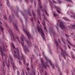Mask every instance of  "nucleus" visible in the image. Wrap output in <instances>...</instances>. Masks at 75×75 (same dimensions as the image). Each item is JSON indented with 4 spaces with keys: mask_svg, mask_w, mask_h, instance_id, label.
<instances>
[{
    "mask_svg": "<svg viewBox=\"0 0 75 75\" xmlns=\"http://www.w3.org/2000/svg\"><path fill=\"white\" fill-rule=\"evenodd\" d=\"M67 6H69V7H70V6H71V5H69V4H68Z\"/></svg>",
    "mask_w": 75,
    "mask_h": 75,
    "instance_id": "4d7b16f0",
    "label": "nucleus"
},
{
    "mask_svg": "<svg viewBox=\"0 0 75 75\" xmlns=\"http://www.w3.org/2000/svg\"><path fill=\"white\" fill-rule=\"evenodd\" d=\"M44 11L45 13V14H46V15L47 16H49V14H48V13H47V11H45V10H44Z\"/></svg>",
    "mask_w": 75,
    "mask_h": 75,
    "instance_id": "5701e85b",
    "label": "nucleus"
},
{
    "mask_svg": "<svg viewBox=\"0 0 75 75\" xmlns=\"http://www.w3.org/2000/svg\"><path fill=\"white\" fill-rule=\"evenodd\" d=\"M63 42L64 44H66V43H65V42L64 41H63Z\"/></svg>",
    "mask_w": 75,
    "mask_h": 75,
    "instance_id": "13d9d810",
    "label": "nucleus"
},
{
    "mask_svg": "<svg viewBox=\"0 0 75 75\" xmlns=\"http://www.w3.org/2000/svg\"><path fill=\"white\" fill-rule=\"evenodd\" d=\"M0 28L1 29V31H2L3 33V30H4V29H3V28H2V26H0Z\"/></svg>",
    "mask_w": 75,
    "mask_h": 75,
    "instance_id": "412c9836",
    "label": "nucleus"
},
{
    "mask_svg": "<svg viewBox=\"0 0 75 75\" xmlns=\"http://www.w3.org/2000/svg\"><path fill=\"white\" fill-rule=\"evenodd\" d=\"M71 28L72 29H75V25H71Z\"/></svg>",
    "mask_w": 75,
    "mask_h": 75,
    "instance_id": "a211bd4d",
    "label": "nucleus"
},
{
    "mask_svg": "<svg viewBox=\"0 0 75 75\" xmlns=\"http://www.w3.org/2000/svg\"><path fill=\"white\" fill-rule=\"evenodd\" d=\"M57 30L58 31V32H59V30H58V28L57 27H56Z\"/></svg>",
    "mask_w": 75,
    "mask_h": 75,
    "instance_id": "bf43d9fd",
    "label": "nucleus"
},
{
    "mask_svg": "<svg viewBox=\"0 0 75 75\" xmlns=\"http://www.w3.org/2000/svg\"><path fill=\"white\" fill-rule=\"evenodd\" d=\"M30 20L31 21H32V22H33V18H30Z\"/></svg>",
    "mask_w": 75,
    "mask_h": 75,
    "instance_id": "f704fd0d",
    "label": "nucleus"
},
{
    "mask_svg": "<svg viewBox=\"0 0 75 75\" xmlns=\"http://www.w3.org/2000/svg\"><path fill=\"white\" fill-rule=\"evenodd\" d=\"M58 41H59V43H61V42H60V40H59V39H58Z\"/></svg>",
    "mask_w": 75,
    "mask_h": 75,
    "instance_id": "3c124183",
    "label": "nucleus"
},
{
    "mask_svg": "<svg viewBox=\"0 0 75 75\" xmlns=\"http://www.w3.org/2000/svg\"><path fill=\"white\" fill-rule=\"evenodd\" d=\"M34 54H32V57H33V58H34Z\"/></svg>",
    "mask_w": 75,
    "mask_h": 75,
    "instance_id": "6e6d98bb",
    "label": "nucleus"
},
{
    "mask_svg": "<svg viewBox=\"0 0 75 75\" xmlns=\"http://www.w3.org/2000/svg\"><path fill=\"white\" fill-rule=\"evenodd\" d=\"M21 22H23V21L21 19Z\"/></svg>",
    "mask_w": 75,
    "mask_h": 75,
    "instance_id": "338daca9",
    "label": "nucleus"
},
{
    "mask_svg": "<svg viewBox=\"0 0 75 75\" xmlns=\"http://www.w3.org/2000/svg\"><path fill=\"white\" fill-rule=\"evenodd\" d=\"M23 38H24V36H23V35H22L21 37V41H22L21 43H22V42H24Z\"/></svg>",
    "mask_w": 75,
    "mask_h": 75,
    "instance_id": "2eb2a0df",
    "label": "nucleus"
},
{
    "mask_svg": "<svg viewBox=\"0 0 75 75\" xmlns=\"http://www.w3.org/2000/svg\"><path fill=\"white\" fill-rule=\"evenodd\" d=\"M11 45L13 48L16 49V48H15V47L14 46V44H13V43H11Z\"/></svg>",
    "mask_w": 75,
    "mask_h": 75,
    "instance_id": "a878e982",
    "label": "nucleus"
},
{
    "mask_svg": "<svg viewBox=\"0 0 75 75\" xmlns=\"http://www.w3.org/2000/svg\"><path fill=\"white\" fill-rule=\"evenodd\" d=\"M57 27H58V26L59 25L58 23H57Z\"/></svg>",
    "mask_w": 75,
    "mask_h": 75,
    "instance_id": "052dcab7",
    "label": "nucleus"
},
{
    "mask_svg": "<svg viewBox=\"0 0 75 75\" xmlns=\"http://www.w3.org/2000/svg\"><path fill=\"white\" fill-rule=\"evenodd\" d=\"M65 35L67 37H69L70 36L69 35H68L67 34H65Z\"/></svg>",
    "mask_w": 75,
    "mask_h": 75,
    "instance_id": "473e14b6",
    "label": "nucleus"
},
{
    "mask_svg": "<svg viewBox=\"0 0 75 75\" xmlns=\"http://www.w3.org/2000/svg\"><path fill=\"white\" fill-rule=\"evenodd\" d=\"M4 18L5 20H6L7 19V16H6V15H4Z\"/></svg>",
    "mask_w": 75,
    "mask_h": 75,
    "instance_id": "c756f323",
    "label": "nucleus"
},
{
    "mask_svg": "<svg viewBox=\"0 0 75 75\" xmlns=\"http://www.w3.org/2000/svg\"><path fill=\"white\" fill-rule=\"evenodd\" d=\"M63 19L65 20H66V21H70V20L69 19H68V18H67L66 17H64L63 18Z\"/></svg>",
    "mask_w": 75,
    "mask_h": 75,
    "instance_id": "dca6fc26",
    "label": "nucleus"
},
{
    "mask_svg": "<svg viewBox=\"0 0 75 75\" xmlns=\"http://www.w3.org/2000/svg\"><path fill=\"white\" fill-rule=\"evenodd\" d=\"M32 13L33 16H35V13L34 12V11H33V10H32Z\"/></svg>",
    "mask_w": 75,
    "mask_h": 75,
    "instance_id": "b1692460",
    "label": "nucleus"
},
{
    "mask_svg": "<svg viewBox=\"0 0 75 75\" xmlns=\"http://www.w3.org/2000/svg\"><path fill=\"white\" fill-rule=\"evenodd\" d=\"M68 48L69 49H70V48H71V47H70V46L69 45H68Z\"/></svg>",
    "mask_w": 75,
    "mask_h": 75,
    "instance_id": "c03bdc74",
    "label": "nucleus"
},
{
    "mask_svg": "<svg viewBox=\"0 0 75 75\" xmlns=\"http://www.w3.org/2000/svg\"><path fill=\"white\" fill-rule=\"evenodd\" d=\"M70 16L71 17H74V18H75V16L71 15Z\"/></svg>",
    "mask_w": 75,
    "mask_h": 75,
    "instance_id": "a18cd8bd",
    "label": "nucleus"
},
{
    "mask_svg": "<svg viewBox=\"0 0 75 75\" xmlns=\"http://www.w3.org/2000/svg\"><path fill=\"white\" fill-rule=\"evenodd\" d=\"M13 69L15 70V69H16V66H15V65H14V64H13Z\"/></svg>",
    "mask_w": 75,
    "mask_h": 75,
    "instance_id": "393cba45",
    "label": "nucleus"
},
{
    "mask_svg": "<svg viewBox=\"0 0 75 75\" xmlns=\"http://www.w3.org/2000/svg\"><path fill=\"white\" fill-rule=\"evenodd\" d=\"M44 29L45 30H46V31L47 32V33H48V31H47V29H46V27H45V26H44Z\"/></svg>",
    "mask_w": 75,
    "mask_h": 75,
    "instance_id": "bb28decb",
    "label": "nucleus"
},
{
    "mask_svg": "<svg viewBox=\"0 0 75 75\" xmlns=\"http://www.w3.org/2000/svg\"><path fill=\"white\" fill-rule=\"evenodd\" d=\"M16 51H13V52L14 54H13V57H14V58H17L19 60H21V59H23V60L24 59V56L23 55H22L21 57L20 56V54H19V52L18 51V48H16Z\"/></svg>",
    "mask_w": 75,
    "mask_h": 75,
    "instance_id": "f03ea898",
    "label": "nucleus"
},
{
    "mask_svg": "<svg viewBox=\"0 0 75 75\" xmlns=\"http://www.w3.org/2000/svg\"><path fill=\"white\" fill-rule=\"evenodd\" d=\"M13 24L14 27L16 28V30L17 31H18V28L17 27V25L14 23H13Z\"/></svg>",
    "mask_w": 75,
    "mask_h": 75,
    "instance_id": "4468645a",
    "label": "nucleus"
},
{
    "mask_svg": "<svg viewBox=\"0 0 75 75\" xmlns=\"http://www.w3.org/2000/svg\"><path fill=\"white\" fill-rule=\"evenodd\" d=\"M68 42L69 43V44L70 45H71V46H72V44L70 42H69V41H68Z\"/></svg>",
    "mask_w": 75,
    "mask_h": 75,
    "instance_id": "7c9ffc66",
    "label": "nucleus"
},
{
    "mask_svg": "<svg viewBox=\"0 0 75 75\" xmlns=\"http://www.w3.org/2000/svg\"><path fill=\"white\" fill-rule=\"evenodd\" d=\"M38 0V4L40 8V9H41L42 8V6L40 5L41 4V1H40V0Z\"/></svg>",
    "mask_w": 75,
    "mask_h": 75,
    "instance_id": "ddd939ff",
    "label": "nucleus"
},
{
    "mask_svg": "<svg viewBox=\"0 0 75 75\" xmlns=\"http://www.w3.org/2000/svg\"><path fill=\"white\" fill-rule=\"evenodd\" d=\"M9 57L11 60V61H13V58H12V57H11V56L10 55Z\"/></svg>",
    "mask_w": 75,
    "mask_h": 75,
    "instance_id": "4be33fe9",
    "label": "nucleus"
},
{
    "mask_svg": "<svg viewBox=\"0 0 75 75\" xmlns=\"http://www.w3.org/2000/svg\"><path fill=\"white\" fill-rule=\"evenodd\" d=\"M44 56L46 61H47V62H49L50 63V65H51V66H52L53 69H54V65H53L52 64V62H51V61H50V60L48 59H47V57L45 56Z\"/></svg>",
    "mask_w": 75,
    "mask_h": 75,
    "instance_id": "6e6552de",
    "label": "nucleus"
},
{
    "mask_svg": "<svg viewBox=\"0 0 75 75\" xmlns=\"http://www.w3.org/2000/svg\"><path fill=\"white\" fill-rule=\"evenodd\" d=\"M7 1V5L8 6V7H10V4H9V1L8 0H6Z\"/></svg>",
    "mask_w": 75,
    "mask_h": 75,
    "instance_id": "aec40b11",
    "label": "nucleus"
},
{
    "mask_svg": "<svg viewBox=\"0 0 75 75\" xmlns=\"http://www.w3.org/2000/svg\"><path fill=\"white\" fill-rule=\"evenodd\" d=\"M52 1L53 3H55V4H57V2H55V1L54 0H53Z\"/></svg>",
    "mask_w": 75,
    "mask_h": 75,
    "instance_id": "ea45409f",
    "label": "nucleus"
},
{
    "mask_svg": "<svg viewBox=\"0 0 75 75\" xmlns=\"http://www.w3.org/2000/svg\"><path fill=\"white\" fill-rule=\"evenodd\" d=\"M66 1H69V2H72V0H65Z\"/></svg>",
    "mask_w": 75,
    "mask_h": 75,
    "instance_id": "2f4dec72",
    "label": "nucleus"
},
{
    "mask_svg": "<svg viewBox=\"0 0 75 75\" xmlns=\"http://www.w3.org/2000/svg\"><path fill=\"white\" fill-rule=\"evenodd\" d=\"M31 67L32 68H33V64H31Z\"/></svg>",
    "mask_w": 75,
    "mask_h": 75,
    "instance_id": "603ef678",
    "label": "nucleus"
},
{
    "mask_svg": "<svg viewBox=\"0 0 75 75\" xmlns=\"http://www.w3.org/2000/svg\"><path fill=\"white\" fill-rule=\"evenodd\" d=\"M55 8H56L57 9L56 10L57 11L58 13H61V12L59 11L61 10L60 8L56 6H54Z\"/></svg>",
    "mask_w": 75,
    "mask_h": 75,
    "instance_id": "f8f14e48",
    "label": "nucleus"
},
{
    "mask_svg": "<svg viewBox=\"0 0 75 75\" xmlns=\"http://www.w3.org/2000/svg\"><path fill=\"white\" fill-rule=\"evenodd\" d=\"M38 24H40V21H38Z\"/></svg>",
    "mask_w": 75,
    "mask_h": 75,
    "instance_id": "680f3d73",
    "label": "nucleus"
},
{
    "mask_svg": "<svg viewBox=\"0 0 75 75\" xmlns=\"http://www.w3.org/2000/svg\"><path fill=\"white\" fill-rule=\"evenodd\" d=\"M17 74L18 75H19L20 74V73H19V71H17Z\"/></svg>",
    "mask_w": 75,
    "mask_h": 75,
    "instance_id": "e433bc0d",
    "label": "nucleus"
},
{
    "mask_svg": "<svg viewBox=\"0 0 75 75\" xmlns=\"http://www.w3.org/2000/svg\"><path fill=\"white\" fill-rule=\"evenodd\" d=\"M23 28L24 32L25 33L26 35H27L28 39L30 40V38L31 37L30 34L29 33H28V32L27 30L26 29H24V27H23Z\"/></svg>",
    "mask_w": 75,
    "mask_h": 75,
    "instance_id": "423d86ee",
    "label": "nucleus"
},
{
    "mask_svg": "<svg viewBox=\"0 0 75 75\" xmlns=\"http://www.w3.org/2000/svg\"><path fill=\"white\" fill-rule=\"evenodd\" d=\"M59 26L61 28L62 30L65 29V26L64 25L63 22H60V23Z\"/></svg>",
    "mask_w": 75,
    "mask_h": 75,
    "instance_id": "9d476101",
    "label": "nucleus"
},
{
    "mask_svg": "<svg viewBox=\"0 0 75 75\" xmlns=\"http://www.w3.org/2000/svg\"><path fill=\"white\" fill-rule=\"evenodd\" d=\"M59 57L60 60V61H61V57H60V56H59Z\"/></svg>",
    "mask_w": 75,
    "mask_h": 75,
    "instance_id": "8fccbe9b",
    "label": "nucleus"
},
{
    "mask_svg": "<svg viewBox=\"0 0 75 75\" xmlns=\"http://www.w3.org/2000/svg\"><path fill=\"white\" fill-rule=\"evenodd\" d=\"M6 48H7V46H6V45H5V46H4V45L3 44L2 47H1V46H0V49L1 52V55L3 57L2 58H3L4 57V58H5L6 59L5 62L3 61V63L2 64V65L4 67H5V65H4V64H5V63H6L7 67L8 68V67H10V65H9V64H7V63L6 62L7 61V60H6V54H3V52L2 51V50H4L5 51H6V49H5V47H6Z\"/></svg>",
    "mask_w": 75,
    "mask_h": 75,
    "instance_id": "f257e3e1",
    "label": "nucleus"
},
{
    "mask_svg": "<svg viewBox=\"0 0 75 75\" xmlns=\"http://www.w3.org/2000/svg\"><path fill=\"white\" fill-rule=\"evenodd\" d=\"M45 23V21L43 20V23Z\"/></svg>",
    "mask_w": 75,
    "mask_h": 75,
    "instance_id": "864d4df0",
    "label": "nucleus"
},
{
    "mask_svg": "<svg viewBox=\"0 0 75 75\" xmlns=\"http://www.w3.org/2000/svg\"><path fill=\"white\" fill-rule=\"evenodd\" d=\"M56 67H57V68H58V65L57 64L56 65Z\"/></svg>",
    "mask_w": 75,
    "mask_h": 75,
    "instance_id": "5fc2aeb1",
    "label": "nucleus"
},
{
    "mask_svg": "<svg viewBox=\"0 0 75 75\" xmlns=\"http://www.w3.org/2000/svg\"><path fill=\"white\" fill-rule=\"evenodd\" d=\"M44 18H45V20H46V21H47V22H49V21H48L47 20V19L46 18L45 16H44Z\"/></svg>",
    "mask_w": 75,
    "mask_h": 75,
    "instance_id": "c85d7f7f",
    "label": "nucleus"
},
{
    "mask_svg": "<svg viewBox=\"0 0 75 75\" xmlns=\"http://www.w3.org/2000/svg\"><path fill=\"white\" fill-rule=\"evenodd\" d=\"M25 21L26 23H27V18H25Z\"/></svg>",
    "mask_w": 75,
    "mask_h": 75,
    "instance_id": "79ce46f5",
    "label": "nucleus"
},
{
    "mask_svg": "<svg viewBox=\"0 0 75 75\" xmlns=\"http://www.w3.org/2000/svg\"><path fill=\"white\" fill-rule=\"evenodd\" d=\"M29 15L30 16H31V13H30V12L29 11L28 12Z\"/></svg>",
    "mask_w": 75,
    "mask_h": 75,
    "instance_id": "72a5a7b5",
    "label": "nucleus"
},
{
    "mask_svg": "<svg viewBox=\"0 0 75 75\" xmlns=\"http://www.w3.org/2000/svg\"><path fill=\"white\" fill-rule=\"evenodd\" d=\"M38 32L39 33L41 34V36L42 37V38H43V39L45 40V35L44 34V32H43V30H42V29L40 27H38Z\"/></svg>",
    "mask_w": 75,
    "mask_h": 75,
    "instance_id": "7ed1b4c3",
    "label": "nucleus"
},
{
    "mask_svg": "<svg viewBox=\"0 0 75 75\" xmlns=\"http://www.w3.org/2000/svg\"><path fill=\"white\" fill-rule=\"evenodd\" d=\"M40 59L41 60V62L42 65V67H40V68H42V69H43L42 68V67H44V68H45L46 69L47 68L46 67H50V66H49L48 65H47V64H48V63H47V62H46V66H45V64H44V60H43V59H42V58H41V57L40 58Z\"/></svg>",
    "mask_w": 75,
    "mask_h": 75,
    "instance_id": "39448f33",
    "label": "nucleus"
},
{
    "mask_svg": "<svg viewBox=\"0 0 75 75\" xmlns=\"http://www.w3.org/2000/svg\"><path fill=\"white\" fill-rule=\"evenodd\" d=\"M25 42H27L28 45H29V46H32V43L30 40H28L27 41V40H26L25 39Z\"/></svg>",
    "mask_w": 75,
    "mask_h": 75,
    "instance_id": "9b49d317",
    "label": "nucleus"
},
{
    "mask_svg": "<svg viewBox=\"0 0 75 75\" xmlns=\"http://www.w3.org/2000/svg\"><path fill=\"white\" fill-rule=\"evenodd\" d=\"M72 58H73V59H74L75 57L74 56L73 54H72Z\"/></svg>",
    "mask_w": 75,
    "mask_h": 75,
    "instance_id": "c9c22d12",
    "label": "nucleus"
},
{
    "mask_svg": "<svg viewBox=\"0 0 75 75\" xmlns=\"http://www.w3.org/2000/svg\"><path fill=\"white\" fill-rule=\"evenodd\" d=\"M23 73L24 75V71H23Z\"/></svg>",
    "mask_w": 75,
    "mask_h": 75,
    "instance_id": "0e129e2a",
    "label": "nucleus"
},
{
    "mask_svg": "<svg viewBox=\"0 0 75 75\" xmlns=\"http://www.w3.org/2000/svg\"><path fill=\"white\" fill-rule=\"evenodd\" d=\"M30 2L31 3H33V0H30Z\"/></svg>",
    "mask_w": 75,
    "mask_h": 75,
    "instance_id": "49530a36",
    "label": "nucleus"
},
{
    "mask_svg": "<svg viewBox=\"0 0 75 75\" xmlns=\"http://www.w3.org/2000/svg\"><path fill=\"white\" fill-rule=\"evenodd\" d=\"M9 20H10H10H11V17L10 16V15L9 16Z\"/></svg>",
    "mask_w": 75,
    "mask_h": 75,
    "instance_id": "58836bf2",
    "label": "nucleus"
},
{
    "mask_svg": "<svg viewBox=\"0 0 75 75\" xmlns=\"http://www.w3.org/2000/svg\"><path fill=\"white\" fill-rule=\"evenodd\" d=\"M43 25L45 26V23H42Z\"/></svg>",
    "mask_w": 75,
    "mask_h": 75,
    "instance_id": "37998d69",
    "label": "nucleus"
},
{
    "mask_svg": "<svg viewBox=\"0 0 75 75\" xmlns=\"http://www.w3.org/2000/svg\"><path fill=\"white\" fill-rule=\"evenodd\" d=\"M15 35L16 36V39H18V41L19 42L20 41H19V40H18V36H17V34H15Z\"/></svg>",
    "mask_w": 75,
    "mask_h": 75,
    "instance_id": "6ab92c4d",
    "label": "nucleus"
},
{
    "mask_svg": "<svg viewBox=\"0 0 75 75\" xmlns=\"http://www.w3.org/2000/svg\"><path fill=\"white\" fill-rule=\"evenodd\" d=\"M22 45L23 47L24 50L25 51H27L28 52L29 51L28 49V48L26 45H24V42H22Z\"/></svg>",
    "mask_w": 75,
    "mask_h": 75,
    "instance_id": "0eeeda50",
    "label": "nucleus"
},
{
    "mask_svg": "<svg viewBox=\"0 0 75 75\" xmlns=\"http://www.w3.org/2000/svg\"><path fill=\"white\" fill-rule=\"evenodd\" d=\"M58 2L59 3H61V1H58Z\"/></svg>",
    "mask_w": 75,
    "mask_h": 75,
    "instance_id": "09e8293b",
    "label": "nucleus"
},
{
    "mask_svg": "<svg viewBox=\"0 0 75 75\" xmlns=\"http://www.w3.org/2000/svg\"><path fill=\"white\" fill-rule=\"evenodd\" d=\"M21 14H22V15L23 16H24V14H23L22 12H21Z\"/></svg>",
    "mask_w": 75,
    "mask_h": 75,
    "instance_id": "de8ad7c7",
    "label": "nucleus"
},
{
    "mask_svg": "<svg viewBox=\"0 0 75 75\" xmlns=\"http://www.w3.org/2000/svg\"><path fill=\"white\" fill-rule=\"evenodd\" d=\"M61 51H62V52H63V50H62V49H61Z\"/></svg>",
    "mask_w": 75,
    "mask_h": 75,
    "instance_id": "774afa93",
    "label": "nucleus"
},
{
    "mask_svg": "<svg viewBox=\"0 0 75 75\" xmlns=\"http://www.w3.org/2000/svg\"><path fill=\"white\" fill-rule=\"evenodd\" d=\"M8 28L9 29L8 31L12 37L11 40L12 41H15V38L14 35V33L12 32V30L10 28Z\"/></svg>",
    "mask_w": 75,
    "mask_h": 75,
    "instance_id": "20e7f679",
    "label": "nucleus"
},
{
    "mask_svg": "<svg viewBox=\"0 0 75 75\" xmlns=\"http://www.w3.org/2000/svg\"><path fill=\"white\" fill-rule=\"evenodd\" d=\"M54 41L57 47H58V42H57V40L54 39Z\"/></svg>",
    "mask_w": 75,
    "mask_h": 75,
    "instance_id": "f3484780",
    "label": "nucleus"
},
{
    "mask_svg": "<svg viewBox=\"0 0 75 75\" xmlns=\"http://www.w3.org/2000/svg\"><path fill=\"white\" fill-rule=\"evenodd\" d=\"M48 75V74L47 73V72H46V71L45 72V75Z\"/></svg>",
    "mask_w": 75,
    "mask_h": 75,
    "instance_id": "4c0bfd02",
    "label": "nucleus"
},
{
    "mask_svg": "<svg viewBox=\"0 0 75 75\" xmlns=\"http://www.w3.org/2000/svg\"><path fill=\"white\" fill-rule=\"evenodd\" d=\"M54 17H56V16H58V15L55 13H54Z\"/></svg>",
    "mask_w": 75,
    "mask_h": 75,
    "instance_id": "cd10ccee",
    "label": "nucleus"
},
{
    "mask_svg": "<svg viewBox=\"0 0 75 75\" xmlns=\"http://www.w3.org/2000/svg\"><path fill=\"white\" fill-rule=\"evenodd\" d=\"M38 14H39V15L40 16V11H38Z\"/></svg>",
    "mask_w": 75,
    "mask_h": 75,
    "instance_id": "a19ab883",
    "label": "nucleus"
},
{
    "mask_svg": "<svg viewBox=\"0 0 75 75\" xmlns=\"http://www.w3.org/2000/svg\"><path fill=\"white\" fill-rule=\"evenodd\" d=\"M62 57H63L65 59H66V58H65V56H66V55H67V57L68 56V54H67V52L66 51H64L63 52H62Z\"/></svg>",
    "mask_w": 75,
    "mask_h": 75,
    "instance_id": "1a4fd4ad",
    "label": "nucleus"
},
{
    "mask_svg": "<svg viewBox=\"0 0 75 75\" xmlns=\"http://www.w3.org/2000/svg\"><path fill=\"white\" fill-rule=\"evenodd\" d=\"M0 24H2V23H1V21H0Z\"/></svg>",
    "mask_w": 75,
    "mask_h": 75,
    "instance_id": "69168bd1",
    "label": "nucleus"
},
{
    "mask_svg": "<svg viewBox=\"0 0 75 75\" xmlns=\"http://www.w3.org/2000/svg\"><path fill=\"white\" fill-rule=\"evenodd\" d=\"M26 3H27L28 2V0H25Z\"/></svg>",
    "mask_w": 75,
    "mask_h": 75,
    "instance_id": "e2e57ef3",
    "label": "nucleus"
}]
</instances>
